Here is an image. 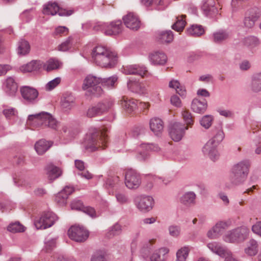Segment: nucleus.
<instances>
[{
	"label": "nucleus",
	"instance_id": "obj_1",
	"mask_svg": "<svg viewBox=\"0 0 261 261\" xmlns=\"http://www.w3.org/2000/svg\"><path fill=\"white\" fill-rule=\"evenodd\" d=\"M92 58L98 66L105 68H113L117 63V55L102 46H97L92 50Z\"/></svg>",
	"mask_w": 261,
	"mask_h": 261
},
{
	"label": "nucleus",
	"instance_id": "obj_2",
	"mask_svg": "<svg viewBox=\"0 0 261 261\" xmlns=\"http://www.w3.org/2000/svg\"><path fill=\"white\" fill-rule=\"evenodd\" d=\"M27 123L37 127H48L54 130L57 129L59 124V122L50 113L45 112L29 115Z\"/></svg>",
	"mask_w": 261,
	"mask_h": 261
},
{
	"label": "nucleus",
	"instance_id": "obj_3",
	"mask_svg": "<svg viewBox=\"0 0 261 261\" xmlns=\"http://www.w3.org/2000/svg\"><path fill=\"white\" fill-rule=\"evenodd\" d=\"M250 163L249 160H243L235 164L231 169L229 181L233 186L243 183L248 176Z\"/></svg>",
	"mask_w": 261,
	"mask_h": 261
},
{
	"label": "nucleus",
	"instance_id": "obj_4",
	"mask_svg": "<svg viewBox=\"0 0 261 261\" xmlns=\"http://www.w3.org/2000/svg\"><path fill=\"white\" fill-rule=\"evenodd\" d=\"M107 139V136L105 133L95 129L92 133L87 135L83 145L86 149L94 151L99 147L105 148Z\"/></svg>",
	"mask_w": 261,
	"mask_h": 261
},
{
	"label": "nucleus",
	"instance_id": "obj_5",
	"mask_svg": "<svg viewBox=\"0 0 261 261\" xmlns=\"http://www.w3.org/2000/svg\"><path fill=\"white\" fill-rule=\"evenodd\" d=\"M100 82L101 77H97L92 75H89L86 76L84 81L83 89L88 90V91L92 95L99 97L103 93L101 86L99 85L100 84Z\"/></svg>",
	"mask_w": 261,
	"mask_h": 261
},
{
	"label": "nucleus",
	"instance_id": "obj_6",
	"mask_svg": "<svg viewBox=\"0 0 261 261\" xmlns=\"http://www.w3.org/2000/svg\"><path fill=\"white\" fill-rule=\"evenodd\" d=\"M94 29L97 31H101L107 36L117 35L122 32V22L118 20L112 21L110 23H100L95 26Z\"/></svg>",
	"mask_w": 261,
	"mask_h": 261
},
{
	"label": "nucleus",
	"instance_id": "obj_7",
	"mask_svg": "<svg viewBox=\"0 0 261 261\" xmlns=\"http://www.w3.org/2000/svg\"><path fill=\"white\" fill-rule=\"evenodd\" d=\"M57 219V216L54 213L44 212L39 219L35 221L34 225L37 229H46L53 225Z\"/></svg>",
	"mask_w": 261,
	"mask_h": 261
},
{
	"label": "nucleus",
	"instance_id": "obj_8",
	"mask_svg": "<svg viewBox=\"0 0 261 261\" xmlns=\"http://www.w3.org/2000/svg\"><path fill=\"white\" fill-rule=\"evenodd\" d=\"M249 233V230L245 226L234 229L225 236V241L230 243L243 242L246 240Z\"/></svg>",
	"mask_w": 261,
	"mask_h": 261
},
{
	"label": "nucleus",
	"instance_id": "obj_9",
	"mask_svg": "<svg viewBox=\"0 0 261 261\" xmlns=\"http://www.w3.org/2000/svg\"><path fill=\"white\" fill-rule=\"evenodd\" d=\"M113 105V101L109 99H105L95 106L90 108L88 110L87 115L89 117H93L102 115L107 113Z\"/></svg>",
	"mask_w": 261,
	"mask_h": 261
},
{
	"label": "nucleus",
	"instance_id": "obj_10",
	"mask_svg": "<svg viewBox=\"0 0 261 261\" xmlns=\"http://www.w3.org/2000/svg\"><path fill=\"white\" fill-rule=\"evenodd\" d=\"M188 129L184 124L180 122H173L170 124L169 133L171 139L178 142L181 140L185 135V130Z\"/></svg>",
	"mask_w": 261,
	"mask_h": 261
},
{
	"label": "nucleus",
	"instance_id": "obj_11",
	"mask_svg": "<svg viewBox=\"0 0 261 261\" xmlns=\"http://www.w3.org/2000/svg\"><path fill=\"white\" fill-rule=\"evenodd\" d=\"M141 183L140 174L136 170L129 169L125 174V184L130 189H137Z\"/></svg>",
	"mask_w": 261,
	"mask_h": 261
},
{
	"label": "nucleus",
	"instance_id": "obj_12",
	"mask_svg": "<svg viewBox=\"0 0 261 261\" xmlns=\"http://www.w3.org/2000/svg\"><path fill=\"white\" fill-rule=\"evenodd\" d=\"M68 234L71 240L77 242H82L87 240L89 232L83 227L72 226L69 229Z\"/></svg>",
	"mask_w": 261,
	"mask_h": 261
},
{
	"label": "nucleus",
	"instance_id": "obj_13",
	"mask_svg": "<svg viewBox=\"0 0 261 261\" xmlns=\"http://www.w3.org/2000/svg\"><path fill=\"white\" fill-rule=\"evenodd\" d=\"M137 207L143 213H147L152 210L154 204V199L149 196L141 195L135 199Z\"/></svg>",
	"mask_w": 261,
	"mask_h": 261
},
{
	"label": "nucleus",
	"instance_id": "obj_14",
	"mask_svg": "<svg viewBox=\"0 0 261 261\" xmlns=\"http://www.w3.org/2000/svg\"><path fill=\"white\" fill-rule=\"evenodd\" d=\"M20 92L22 97L27 102L30 103L36 102L39 93L36 89L30 86H23L20 88Z\"/></svg>",
	"mask_w": 261,
	"mask_h": 261
},
{
	"label": "nucleus",
	"instance_id": "obj_15",
	"mask_svg": "<svg viewBox=\"0 0 261 261\" xmlns=\"http://www.w3.org/2000/svg\"><path fill=\"white\" fill-rule=\"evenodd\" d=\"M217 145L214 143V141L210 140L202 148V152L204 155H207L212 161L217 160L219 156L217 147Z\"/></svg>",
	"mask_w": 261,
	"mask_h": 261
},
{
	"label": "nucleus",
	"instance_id": "obj_16",
	"mask_svg": "<svg viewBox=\"0 0 261 261\" xmlns=\"http://www.w3.org/2000/svg\"><path fill=\"white\" fill-rule=\"evenodd\" d=\"M126 27L132 30H138L140 27V21L133 13H129L123 17Z\"/></svg>",
	"mask_w": 261,
	"mask_h": 261
},
{
	"label": "nucleus",
	"instance_id": "obj_17",
	"mask_svg": "<svg viewBox=\"0 0 261 261\" xmlns=\"http://www.w3.org/2000/svg\"><path fill=\"white\" fill-rule=\"evenodd\" d=\"M201 9L204 14L207 16L213 17L218 13V8L215 0H205L204 1Z\"/></svg>",
	"mask_w": 261,
	"mask_h": 261
},
{
	"label": "nucleus",
	"instance_id": "obj_18",
	"mask_svg": "<svg viewBox=\"0 0 261 261\" xmlns=\"http://www.w3.org/2000/svg\"><path fill=\"white\" fill-rule=\"evenodd\" d=\"M74 191L73 187L66 186L62 190L59 192L55 197V201L60 205H65L66 203L68 196Z\"/></svg>",
	"mask_w": 261,
	"mask_h": 261
},
{
	"label": "nucleus",
	"instance_id": "obj_19",
	"mask_svg": "<svg viewBox=\"0 0 261 261\" xmlns=\"http://www.w3.org/2000/svg\"><path fill=\"white\" fill-rule=\"evenodd\" d=\"M227 224L225 222L220 221L217 223L211 230L207 232V237L211 239H216L221 235L227 228Z\"/></svg>",
	"mask_w": 261,
	"mask_h": 261
},
{
	"label": "nucleus",
	"instance_id": "obj_20",
	"mask_svg": "<svg viewBox=\"0 0 261 261\" xmlns=\"http://www.w3.org/2000/svg\"><path fill=\"white\" fill-rule=\"evenodd\" d=\"M207 107V101L204 98H194L192 101L191 109L195 113L203 114L206 111Z\"/></svg>",
	"mask_w": 261,
	"mask_h": 261
},
{
	"label": "nucleus",
	"instance_id": "obj_21",
	"mask_svg": "<svg viewBox=\"0 0 261 261\" xmlns=\"http://www.w3.org/2000/svg\"><path fill=\"white\" fill-rule=\"evenodd\" d=\"M47 178L50 182L60 177L62 174L61 170L52 163L48 164L45 168Z\"/></svg>",
	"mask_w": 261,
	"mask_h": 261
},
{
	"label": "nucleus",
	"instance_id": "obj_22",
	"mask_svg": "<svg viewBox=\"0 0 261 261\" xmlns=\"http://www.w3.org/2000/svg\"><path fill=\"white\" fill-rule=\"evenodd\" d=\"M156 40L161 43H170L174 38L172 31L171 30L159 31L155 34Z\"/></svg>",
	"mask_w": 261,
	"mask_h": 261
},
{
	"label": "nucleus",
	"instance_id": "obj_23",
	"mask_svg": "<svg viewBox=\"0 0 261 261\" xmlns=\"http://www.w3.org/2000/svg\"><path fill=\"white\" fill-rule=\"evenodd\" d=\"M147 71L146 67L138 65H129L124 68L125 74L138 75L141 77H143Z\"/></svg>",
	"mask_w": 261,
	"mask_h": 261
},
{
	"label": "nucleus",
	"instance_id": "obj_24",
	"mask_svg": "<svg viewBox=\"0 0 261 261\" xmlns=\"http://www.w3.org/2000/svg\"><path fill=\"white\" fill-rule=\"evenodd\" d=\"M75 105V98L71 94L65 93L61 99V107L65 111L71 109Z\"/></svg>",
	"mask_w": 261,
	"mask_h": 261
},
{
	"label": "nucleus",
	"instance_id": "obj_25",
	"mask_svg": "<svg viewBox=\"0 0 261 261\" xmlns=\"http://www.w3.org/2000/svg\"><path fill=\"white\" fill-rule=\"evenodd\" d=\"M149 59L154 65H164L167 61V57L163 52L156 51L149 55Z\"/></svg>",
	"mask_w": 261,
	"mask_h": 261
},
{
	"label": "nucleus",
	"instance_id": "obj_26",
	"mask_svg": "<svg viewBox=\"0 0 261 261\" xmlns=\"http://www.w3.org/2000/svg\"><path fill=\"white\" fill-rule=\"evenodd\" d=\"M150 130L156 136H159L162 132L164 128L163 121L159 118H153L149 122Z\"/></svg>",
	"mask_w": 261,
	"mask_h": 261
},
{
	"label": "nucleus",
	"instance_id": "obj_27",
	"mask_svg": "<svg viewBox=\"0 0 261 261\" xmlns=\"http://www.w3.org/2000/svg\"><path fill=\"white\" fill-rule=\"evenodd\" d=\"M138 101L134 99H129L128 97L124 96L121 100L122 107L125 111L130 113L134 111L138 107Z\"/></svg>",
	"mask_w": 261,
	"mask_h": 261
},
{
	"label": "nucleus",
	"instance_id": "obj_28",
	"mask_svg": "<svg viewBox=\"0 0 261 261\" xmlns=\"http://www.w3.org/2000/svg\"><path fill=\"white\" fill-rule=\"evenodd\" d=\"M127 88L130 91L141 93H143L144 87L136 79L130 78L127 83Z\"/></svg>",
	"mask_w": 261,
	"mask_h": 261
},
{
	"label": "nucleus",
	"instance_id": "obj_29",
	"mask_svg": "<svg viewBox=\"0 0 261 261\" xmlns=\"http://www.w3.org/2000/svg\"><path fill=\"white\" fill-rule=\"evenodd\" d=\"M17 84L13 78L9 77L5 82V91L9 96H13L17 91Z\"/></svg>",
	"mask_w": 261,
	"mask_h": 261
},
{
	"label": "nucleus",
	"instance_id": "obj_30",
	"mask_svg": "<svg viewBox=\"0 0 261 261\" xmlns=\"http://www.w3.org/2000/svg\"><path fill=\"white\" fill-rule=\"evenodd\" d=\"M42 64L40 61L33 60L20 67V70L23 72H31L38 71L41 69Z\"/></svg>",
	"mask_w": 261,
	"mask_h": 261
},
{
	"label": "nucleus",
	"instance_id": "obj_31",
	"mask_svg": "<svg viewBox=\"0 0 261 261\" xmlns=\"http://www.w3.org/2000/svg\"><path fill=\"white\" fill-rule=\"evenodd\" d=\"M53 143L44 139L37 141L35 145V149L39 155L44 154L51 146Z\"/></svg>",
	"mask_w": 261,
	"mask_h": 261
},
{
	"label": "nucleus",
	"instance_id": "obj_32",
	"mask_svg": "<svg viewBox=\"0 0 261 261\" xmlns=\"http://www.w3.org/2000/svg\"><path fill=\"white\" fill-rule=\"evenodd\" d=\"M250 89L254 93L261 91V72L254 74L252 76Z\"/></svg>",
	"mask_w": 261,
	"mask_h": 261
},
{
	"label": "nucleus",
	"instance_id": "obj_33",
	"mask_svg": "<svg viewBox=\"0 0 261 261\" xmlns=\"http://www.w3.org/2000/svg\"><path fill=\"white\" fill-rule=\"evenodd\" d=\"M118 76L116 75L106 78L101 77L100 84L103 87L108 89H114L118 84Z\"/></svg>",
	"mask_w": 261,
	"mask_h": 261
},
{
	"label": "nucleus",
	"instance_id": "obj_34",
	"mask_svg": "<svg viewBox=\"0 0 261 261\" xmlns=\"http://www.w3.org/2000/svg\"><path fill=\"white\" fill-rule=\"evenodd\" d=\"M187 34L193 37H199L204 34L205 31L203 27L199 24H192L187 30Z\"/></svg>",
	"mask_w": 261,
	"mask_h": 261
},
{
	"label": "nucleus",
	"instance_id": "obj_35",
	"mask_svg": "<svg viewBox=\"0 0 261 261\" xmlns=\"http://www.w3.org/2000/svg\"><path fill=\"white\" fill-rule=\"evenodd\" d=\"M30 45L29 42L21 39L18 42L17 54L20 56H25L29 53Z\"/></svg>",
	"mask_w": 261,
	"mask_h": 261
},
{
	"label": "nucleus",
	"instance_id": "obj_36",
	"mask_svg": "<svg viewBox=\"0 0 261 261\" xmlns=\"http://www.w3.org/2000/svg\"><path fill=\"white\" fill-rule=\"evenodd\" d=\"M169 249L162 247L156 250L151 256V261H165V255L169 252Z\"/></svg>",
	"mask_w": 261,
	"mask_h": 261
},
{
	"label": "nucleus",
	"instance_id": "obj_37",
	"mask_svg": "<svg viewBox=\"0 0 261 261\" xmlns=\"http://www.w3.org/2000/svg\"><path fill=\"white\" fill-rule=\"evenodd\" d=\"M185 18L186 15H184L176 17V20L172 24V29L178 32H182L186 24V20H185Z\"/></svg>",
	"mask_w": 261,
	"mask_h": 261
},
{
	"label": "nucleus",
	"instance_id": "obj_38",
	"mask_svg": "<svg viewBox=\"0 0 261 261\" xmlns=\"http://www.w3.org/2000/svg\"><path fill=\"white\" fill-rule=\"evenodd\" d=\"M59 10V6L56 2H48L44 6L43 13L45 15H55Z\"/></svg>",
	"mask_w": 261,
	"mask_h": 261
},
{
	"label": "nucleus",
	"instance_id": "obj_39",
	"mask_svg": "<svg viewBox=\"0 0 261 261\" xmlns=\"http://www.w3.org/2000/svg\"><path fill=\"white\" fill-rule=\"evenodd\" d=\"M196 195L193 192H188L184 194L180 198V202L183 204L189 206L195 202Z\"/></svg>",
	"mask_w": 261,
	"mask_h": 261
},
{
	"label": "nucleus",
	"instance_id": "obj_40",
	"mask_svg": "<svg viewBox=\"0 0 261 261\" xmlns=\"http://www.w3.org/2000/svg\"><path fill=\"white\" fill-rule=\"evenodd\" d=\"M245 252L250 256L256 255L258 252V244L257 242L251 239L248 242V247L245 249Z\"/></svg>",
	"mask_w": 261,
	"mask_h": 261
},
{
	"label": "nucleus",
	"instance_id": "obj_41",
	"mask_svg": "<svg viewBox=\"0 0 261 261\" xmlns=\"http://www.w3.org/2000/svg\"><path fill=\"white\" fill-rule=\"evenodd\" d=\"M229 33L224 31H220L213 34V41L216 43H220L229 38Z\"/></svg>",
	"mask_w": 261,
	"mask_h": 261
},
{
	"label": "nucleus",
	"instance_id": "obj_42",
	"mask_svg": "<svg viewBox=\"0 0 261 261\" xmlns=\"http://www.w3.org/2000/svg\"><path fill=\"white\" fill-rule=\"evenodd\" d=\"M25 228V227L19 222H15L10 224L7 227V230L12 233H16L24 231Z\"/></svg>",
	"mask_w": 261,
	"mask_h": 261
},
{
	"label": "nucleus",
	"instance_id": "obj_43",
	"mask_svg": "<svg viewBox=\"0 0 261 261\" xmlns=\"http://www.w3.org/2000/svg\"><path fill=\"white\" fill-rule=\"evenodd\" d=\"M121 232V228L120 225L116 223L109 228V231L107 233V237L110 239L115 236L119 235Z\"/></svg>",
	"mask_w": 261,
	"mask_h": 261
},
{
	"label": "nucleus",
	"instance_id": "obj_44",
	"mask_svg": "<svg viewBox=\"0 0 261 261\" xmlns=\"http://www.w3.org/2000/svg\"><path fill=\"white\" fill-rule=\"evenodd\" d=\"M246 14L256 21L261 15V11L259 8L254 7L248 10Z\"/></svg>",
	"mask_w": 261,
	"mask_h": 261
},
{
	"label": "nucleus",
	"instance_id": "obj_45",
	"mask_svg": "<svg viewBox=\"0 0 261 261\" xmlns=\"http://www.w3.org/2000/svg\"><path fill=\"white\" fill-rule=\"evenodd\" d=\"M244 43L248 46L255 47L259 45V40L256 37L248 36L244 39Z\"/></svg>",
	"mask_w": 261,
	"mask_h": 261
},
{
	"label": "nucleus",
	"instance_id": "obj_46",
	"mask_svg": "<svg viewBox=\"0 0 261 261\" xmlns=\"http://www.w3.org/2000/svg\"><path fill=\"white\" fill-rule=\"evenodd\" d=\"M188 247H184L179 249L176 253L177 261H185L189 254Z\"/></svg>",
	"mask_w": 261,
	"mask_h": 261
},
{
	"label": "nucleus",
	"instance_id": "obj_47",
	"mask_svg": "<svg viewBox=\"0 0 261 261\" xmlns=\"http://www.w3.org/2000/svg\"><path fill=\"white\" fill-rule=\"evenodd\" d=\"M91 261H108L107 253L103 250L96 251L92 256Z\"/></svg>",
	"mask_w": 261,
	"mask_h": 261
},
{
	"label": "nucleus",
	"instance_id": "obj_48",
	"mask_svg": "<svg viewBox=\"0 0 261 261\" xmlns=\"http://www.w3.org/2000/svg\"><path fill=\"white\" fill-rule=\"evenodd\" d=\"M119 181V177L118 176H109L105 181L106 187L107 188H112Z\"/></svg>",
	"mask_w": 261,
	"mask_h": 261
},
{
	"label": "nucleus",
	"instance_id": "obj_49",
	"mask_svg": "<svg viewBox=\"0 0 261 261\" xmlns=\"http://www.w3.org/2000/svg\"><path fill=\"white\" fill-rule=\"evenodd\" d=\"M183 119L187 125L191 126L193 124L194 119L192 114L188 110H185L182 113Z\"/></svg>",
	"mask_w": 261,
	"mask_h": 261
},
{
	"label": "nucleus",
	"instance_id": "obj_50",
	"mask_svg": "<svg viewBox=\"0 0 261 261\" xmlns=\"http://www.w3.org/2000/svg\"><path fill=\"white\" fill-rule=\"evenodd\" d=\"M60 67V63L58 60L50 59L47 62V67L46 70L50 71L53 70L57 69Z\"/></svg>",
	"mask_w": 261,
	"mask_h": 261
},
{
	"label": "nucleus",
	"instance_id": "obj_51",
	"mask_svg": "<svg viewBox=\"0 0 261 261\" xmlns=\"http://www.w3.org/2000/svg\"><path fill=\"white\" fill-rule=\"evenodd\" d=\"M72 38L69 37L68 39L59 46V50L65 51L69 50L72 45Z\"/></svg>",
	"mask_w": 261,
	"mask_h": 261
},
{
	"label": "nucleus",
	"instance_id": "obj_52",
	"mask_svg": "<svg viewBox=\"0 0 261 261\" xmlns=\"http://www.w3.org/2000/svg\"><path fill=\"white\" fill-rule=\"evenodd\" d=\"M213 118L211 115H205L201 119L200 124L205 128H208L212 125Z\"/></svg>",
	"mask_w": 261,
	"mask_h": 261
},
{
	"label": "nucleus",
	"instance_id": "obj_53",
	"mask_svg": "<svg viewBox=\"0 0 261 261\" xmlns=\"http://www.w3.org/2000/svg\"><path fill=\"white\" fill-rule=\"evenodd\" d=\"M83 202L77 199H75L71 202L70 204L71 208L76 211H82L83 207H84Z\"/></svg>",
	"mask_w": 261,
	"mask_h": 261
},
{
	"label": "nucleus",
	"instance_id": "obj_54",
	"mask_svg": "<svg viewBox=\"0 0 261 261\" xmlns=\"http://www.w3.org/2000/svg\"><path fill=\"white\" fill-rule=\"evenodd\" d=\"M61 82L60 77H56L49 82L46 85V89L48 90H51L58 85Z\"/></svg>",
	"mask_w": 261,
	"mask_h": 261
},
{
	"label": "nucleus",
	"instance_id": "obj_55",
	"mask_svg": "<svg viewBox=\"0 0 261 261\" xmlns=\"http://www.w3.org/2000/svg\"><path fill=\"white\" fill-rule=\"evenodd\" d=\"M224 138V134L223 131L219 130L218 131L215 136L210 140L214 141V143L218 145V144L223 140Z\"/></svg>",
	"mask_w": 261,
	"mask_h": 261
},
{
	"label": "nucleus",
	"instance_id": "obj_56",
	"mask_svg": "<svg viewBox=\"0 0 261 261\" xmlns=\"http://www.w3.org/2000/svg\"><path fill=\"white\" fill-rule=\"evenodd\" d=\"M82 212L90 216L92 218L96 217V213L95 209L91 206H85L83 207Z\"/></svg>",
	"mask_w": 261,
	"mask_h": 261
},
{
	"label": "nucleus",
	"instance_id": "obj_57",
	"mask_svg": "<svg viewBox=\"0 0 261 261\" xmlns=\"http://www.w3.org/2000/svg\"><path fill=\"white\" fill-rule=\"evenodd\" d=\"M141 147L145 148L147 150H152L154 151H158L160 150V147L157 144H142Z\"/></svg>",
	"mask_w": 261,
	"mask_h": 261
},
{
	"label": "nucleus",
	"instance_id": "obj_58",
	"mask_svg": "<svg viewBox=\"0 0 261 261\" xmlns=\"http://www.w3.org/2000/svg\"><path fill=\"white\" fill-rule=\"evenodd\" d=\"M217 250L215 253L222 257H225V259L230 254L226 249L220 245H219Z\"/></svg>",
	"mask_w": 261,
	"mask_h": 261
},
{
	"label": "nucleus",
	"instance_id": "obj_59",
	"mask_svg": "<svg viewBox=\"0 0 261 261\" xmlns=\"http://www.w3.org/2000/svg\"><path fill=\"white\" fill-rule=\"evenodd\" d=\"M169 233L173 237L178 236L180 232V228L177 226H170L169 227Z\"/></svg>",
	"mask_w": 261,
	"mask_h": 261
},
{
	"label": "nucleus",
	"instance_id": "obj_60",
	"mask_svg": "<svg viewBox=\"0 0 261 261\" xmlns=\"http://www.w3.org/2000/svg\"><path fill=\"white\" fill-rule=\"evenodd\" d=\"M255 22V20L246 14L244 20V24L246 28H252L254 25Z\"/></svg>",
	"mask_w": 261,
	"mask_h": 261
},
{
	"label": "nucleus",
	"instance_id": "obj_61",
	"mask_svg": "<svg viewBox=\"0 0 261 261\" xmlns=\"http://www.w3.org/2000/svg\"><path fill=\"white\" fill-rule=\"evenodd\" d=\"M68 32V29L66 27L59 26L56 28L54 33V35H60L61 36L65 33Z\"/></svg>",
	"mask_w": 261,
	"mask_h": 261
},
{
	"label": "nucleus",
	"instance_id": "obj_62",
	"mask_svg": "<svg viewBox=\"0 0 261 261\" xmlns=\"http://www.w3.org/2000/svg\"><path fill=\"white\" fill-rule=\"evenodd\" d=\"M73 12V10L62 9L59 7V10L58 11L57 13H58V14L61 16H69L72 15Z\"/></svg>",
	"mask_w": 261,
	"mask_h": 261
},
{
	"label": "nucleus",
	"instance_id": "obj_63",
	"mask_svg": "<svg viewBox=\"0 0 261 261\" xmlns=\"http://www.w3.org/2000/svg\"><path fill=\"white\" fill-rule=\"evenodd\" d=\"M252 231L261 237V221L257 222L252 226Z\"/></svg>",
	"mask_w": 261,
	"mask_h": 261
},
{
	"label": "nucleus",
	"instance_id": "obj_64",
	"mask_svg": "<svg viewBox=\"0 0 261 261\" xmlns=\"http://www.w3.org/2000/svg\"><path fill=\"white\" fill-rule=\"evenodd\" d=\"M117 200L120 203H126L128 202V198L126 195L122 193H117L116 194Z\"/></svg>",
	"mask_w": 261,
	"mask_h": 261
}]
</instances>
